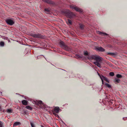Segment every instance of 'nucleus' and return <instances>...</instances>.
Here are the masks:
<instances>
[{
  "mask_svg": "<svg viewBox=\"0 0 127 127\" xmlns=\"http://www.w3.org/2000/svg\"><path fill=\"white\" fill-rule=\"evenodd\" d=\"M104 85L106 86L108 88H110L111 87V86L109 85V84L108 83H105L104 84Z\"/></svg>",
  "mask_w": 127,
  "mask_h": 127,
  "instance_id": "dca6fc26",
  "label": "nucleus"
},
{
  "mask_svg": "<svg viewBox=\"0 0 127 127\" xmlns=\"http://www.w3.org/2000/svg\"><path fill=\"white\" fill-rule=\"evenodd\" d=\"M6 23L10 25H12L14 24V22L11 19H8L6 20Z\"/></svg>",
  "mask_w": 127,
  "mask_h": 127,
  "instance_id": "39448f33",
  "label": "nucleus"
},
{
  "mask_svg": "<svg viewBox=\"0 0 127 127\" xmlns=\"http://www.w3.org/2000/svg\"><path fill=\"white\" fill-rule=\"evenodd\" d=\"M41 127H44L43 126H41Z\"/></svg>",
  "mask_w": 127,
  "mask_h": 127,
  "instance_id": "7c9ffc66",
  "label": "nucleus"
},
{
  "mask_svg": "<svg viewBox=\"0 0 127 127\" xmlns=\"http://www.w3.org/2000/svg\"><path fill=\"white\" fill-rule=\"evenodd\" d=\"M108 54H109L111 55H116V54L114 53H108Z\"/></svg>",
  "mask_w": 127,
  "mask_h": 127,
  "instance_id": "a878e982",
  "label": "nucleus"
},
{
  "mask_svg": "<svg viewBox=\"0 0 127 127\" xmlns=\"http://www.w3.org/2000/svg\"><path fill=\"white\" fill-rule=\"evenodd\" d=\"M3 124L2 122L0 121V127H3Z\"/></svg>",
  "mask_w": 127,
  "mask_h": 127,
  "instance_id": "bb28decb",
  "label": "nucleus"
},
{
  "mask_svg": "<svg viewBox=\"0 0 127 127\" xmlns=\"http://www.w3.org/2000/svg\"><path fill=\"white\" fill-rule=\"evenodd\" d=\"M60 44L61 47H66V45H64V43L62 41H61L60 43Z\"/></svg>",
  "mask_w": 127,
  "mask_h": 127,
  "instance_id": "f8f14e48",
  "label": "nucleus"
},
{
  "mask_svg": "<svg viewBox=\"0 0 127 127\" xmlns=\"http://www.w3.org/2000/svg\"><path fill=\"white\" fill-rule=\"evenodd\" d=\"M95 50L98 51L102 52L105 51V49L102 47H98L95 48Z\"/></svg>",
  "mask_w": 127,
  "mask_h": 127,
  "instance_id": "423d86ee",
  "label": "nucleus"
},
{
  "mask_svg": "<svg viewBox=\"0 0 127 127\" xmlns=\"http://www.w3.org/2000/svg\"><path fill=\"white\" fill-rule=\"evenodd\" d=\"M30 124L32 127H35L34 124L32 122H30Z\"/></svg>",
  "mask_w": 127,
  "mask_h": 127,
  "instance_id": "6ab92c4d",
  "label": "nucleus"
},
{
  "mask_svg": "<svg viewBox=\"0 0 127 127\" xmlns=\"http://www.w3.org/2000/svg\"><path fill=\"white\" fill-rule=\"evenodd\" d=\"M0 93H2V92H0Z\"/></svg>",
  "mask_w": 127,
  "mask_h": 127,
  "instance_id": "2f4dec72",
  "label": "nucleus"
},
{
  "mask_svg": "<svg viewBox=\"0 0 127 127\" xmlns=\"http://www.w3.org/2000/svg\"><path fill=\"white\" fill-rule=\"evenodd\" d=\"M99 75L100 76V77L101 80L102 82V84H104L103 80L106 81L107 82L108 81V80L106 77L104 76L103 75Z\"/></svg>",
  "mask_w": 127,
  "mask_h": 127,
  "instance_id": "20e7f679",
  "label": "nucleus"
},
{
  "mask_svg": "<svg viewBox=\"0 0 127 127\" xmlns=\"http://www.w3.org/2000/svg\"><path fill=\"white\" fill-rule=\"evenodd\" d=\"M21 124V123L20 122H16L14 123L13 124V126L15 127L16 126H17L20 125Z\"/></svg>",
  "mask_w": 127,
  "mask_h": 127,
  "instance_id": "4468645a",
  "label": "nucleus"
},
{
  "mask_svg": "<svg viewBox=\"0 0 127 127\" xmlns=\"http://www.w3.org/2000/svg\"><path fill=\"white\" fill-rule=\"evenodd\" d=\"M36 101L37 102V104H40L41 106V107L42 108H44V107L43 106V105L42 103V102L41 101L38 100L37 101Z\"/></svg>",
  "mask_w": 127,
  "mask_h": 127,
  "instance_id": "6e6552de",
  "label": "nucleus"
},
{
  "mask_svg": "<svg viewBox=\"0 0 127 127\" xmlns=\"http://www.w3.org/2000/svg\"><path fill=\"white\" fill-rule=\"evenodd\" d=\"M4 110L2 109L0 106V111L4 112Z\"/></svg>",
  "mask_w": 127,
  "mask_h": 127,
  "instance_id": "b1692460",
  "label": "nucleus"
},
{
  "mask_svg": "<svg viewBox=\"0 0 127 127\" xmlns=\"http://www.w3.org/2000/svg\"><path fill=\"white\" fill-rule=\"evenodd\" d=\"M25 99H27L26 98H25Z\"/></svg>",
  "mask_w": 127,
  "mask_h": 127,
  "instance_id": "473e14b6",
  "label": "nucleus"
},
{
  "mask_svg": "<svg viewBox=\"0 0 127 127\" xmlns=\"http://www.w3.org/2000/svg\"><path fill=\"white\" fill-rule=\"evenodd\" d=\"M70 7L71 8L74 9L76 11H78L80 12L81 13L83 11V10L81 9L78 7H75L72 6H70Z\"/></svg>",
  "mask_w": 127,
  "mask_h": 127,
  "instance_id": "7ed1b4c3",
  "label": "nucleus"
},
{
  "mask_svg": "<svg viewBox=\"0 0 127 127\" xmlns=\"http://www.w3.org/2000/svg\"><path fill=\"white\" fill-rule=\"evenodd\" d=\"M12 109H8L7 110V112L8 113H12Z\"/></svg>",
  "mask_w": 127,
  "mask_h": 127,
  "instance_id": "2eb2a0df",
  "label": "nucleus"
},
{
  "mask_svg": "<svg viewBox=\"0 0 127 127\" xmlns=\"http://www.w3.org/2000/svg\"><path fill=\"white\" fill-rule=\"evenodd\" d=\"M45 11H48V12L49 11V10L48 9H45Z\"/></svg>",
  "mask_w": 127,
  "mask_h": 127,
  "instance_id": "c85d7f7f",
  "label": "nucleus"
},
{
  "mask_svg": "<svg viewBox=\"0 0 127 127\" xmlns=\"http://www.w3.org/2000/svg\"><path fill=\"white\" fill-rule=\"evenodd\" d=\"M116 77L118 78H121L122 77V75L120 74H117L116 75Z\"/></svg>",
  "mask_w": 127,
  "mask_h": 127,
  "instance_id": "aec40b11",
  "label": "nucleus"
},
{
  "mask_svg": "<svg viewBox=\"0 0 127 127\" xmlns=\"http://www.w3.org/2000/svg\"><path fill=\"white\" fill-rule=\"evenodd\" d=\"M127 118V117H124L123 118V119L124 120H125V118Z\"/></svg>",
  "mask_w": 127,
  "mask_h": 127,
  "instance_id": "c756f323",
  "label": "nucleus"
},
{
  "mask_svg": "<svg viewBox=\"0 0 127 127\" xmlns=\"http://www.w3.org/2000/svg\"><path fill=\"white\" fill-rule=\"evenodd\" d=\"M68 21L70 25L72 23H71V20H68Z\"/></svg>",
  "mask_w": 127,
  "mask_h": 127,
  "instance_id": "cd10ccee",
  "label": "nucleus"
},
{
  "mask_svg": "<svg viewBox=\"0 0 127 127\" xmlns=\"http://www.w3.org/2000/svg\"><path fill=\"white\" fill-rule=\"evenodd\" d=\"M120 81V79L118 78H115V81L119 83Z\"/></svg>",
  "mask_w": 127,
  "mask_h": 127,
  "instance_id": "a211bd4d",
  "label": "nucleus"
},
{
  "mask_svg": "<svg viewBox=\"0 0 127 127\" xmlns=\"http://www.w3.org/2000/svg\"><path fill=\"white\" fill-rule=\"evenodd\" d=\"M26 108L27 109L30 110H32V108L29 106H26Z\"/></svg>",
  "mask_w": 127,
  "mask_h": 127,
  "instance_id": "f3484780",
  "label": "nucleus"
},
{
  "mask_svg": "<svg viewBox=\"0 0 127 127\" xmlns=\"http://www.w3.org/2000/svg\"><path fill=\"white\" fill-rule=\"evenodd\" d=\"M88 58L90 60H94L96 61L94 62V63L98 67H101V63L102 60V58L96 55H92L89 56Z\"/></svg>",
  "mask_w": 127,
  "mask_h": 127,
  "instance_id": "f257e3e1",
  "label": "nucleus"
},
{
  "mask_svg": "<svg viewBox=\"0 0 127 127\" xmlns=\"http://www.w3.org/2000/svg\"><path fill=\"white\" fill-rule=\"evenodd\" d=\"M97 33L100 34L101 35H102L103 36L105 35H108V34L102 32H100V31H97Z\"/></svg>",
  "mask_w": 127,
  "mask_h": 127,
  "instance_id": "1a4fd4ad",
  "label": "nucleus"
},
{
  "mask_svg": "<svg viewBox=\"0 0 127 127\" xmlns=\"http://www.w3.org/2000/svg\"><path fill=\"white\" fill-rule=\"evenodd\" d=\"M84 55L85 56H87L88 55V53L87 51H85L84 53Z\"/></svg>",
  "mask_w": 127,
  "mask_h": 127,
  "instance_id": "4be33fe9",
  "label": "nucleus"
},
{
  "mask_svg": "<svg viewBox=\"0 0 127 127\" xmlns=\"http://www.w3.org/2000/svg\"><path fill=\"white\" fill-rule=\"evenodd\" d=\"M75 58L79 59L80 58H83V56L82 55H79L78 54L76 55L75 56Z\"/></svg>",
  "mask_w": 127,
  "mask_h": 127,
  "instance_id": "9d476101",
  "label": "nucleus"
},
{
  "mask_svg": "<svg viewBox=\"0 0 127 127\" xmlns=\"http://www.w3.org/2000/svg\"><path fill=\"white\" fill-rule=\"evenodd\" d=\"M43 1L47 2L48 3L52 4H53V2L50 0H42Z\"/></svg>",
  "mask_w": 127,
  "mask_h": 127,
  "instance_id": "9b49d317",
  "label": "nucleus"
},
{
  "mask_svg": "<svg viewBox=\"0 0 127 127\" xmlns=\"http://www.w3.org/2000/svg\"><path fill=\"white\" fill-rule=\"evenodd\" d=\"M109 75L111 76H113L114 75V74L113 72H111L109 73Z\"/></svg>",
  "mask_w": 127,
  "mask_h": 127,
  "instance_id": "5701e85b",
  "label": "nucleus"
},
{
  "mask_svg": "<svg viewBox=\"0 0 127 127\" xmlns=\"http://www.w3.org/2000/svg\"><path fill=\"white\" fill-rule=\"evenodd\" d=\"M31 35L33 37L35 38H43V37L40 34H32Z\"/></svg>",
  "mask_w": 127,
  "mask_h": 127,
  "instance_id": "f03ea898",
  "label": "nucleus"
},
{
  "mask_svg": "<svg viewBox=\"0 0 127 127\" xmlns=\"http://www.w3.org/2000/svg\"><path fill=\"white\" fill-rule=\"evenodd\" d=\"M84 27V26L82 24H81L80 25V28L81 29H83V28Z\"/></svg>",
  "mask_w": 127,
  "mask_h": 127,
  "instance_id": "393cba45",
  "label": "nucleus"
},
{
  "mask_svg": "<svg viewBox=\"0 0 127 127\" xmlns=\"http://www.w3.org/2000/svg\"><path fill=\"white\" fill-rule=\"evenodd\" d=\"M28 101L25 100H23L22 101V103L24 105H27Z\"/></svg>",
  "mask_w": 127,
  "mask_h": 127,
  "instance_id": "ddd939ff",
  "label": "nucleus"
},
{
  "mask_svg": "<svg viewBox=\"0 0 127 127\" xmlns=\"http://www.w3.org/2000/svg\"><path fill=\"white\" fill-rule=\"evenodd\" d=\"M4 43L2 41L0 43V45L2 46H4Z\"/></svg>",
  "mask_w": 127,
  "mask_h": 127,
  "instance_id": "412c9836",
  "label": "nucleus"
},
{
  "mask_svg": "<svg viewBox=\"0 0 127 127\" xmlns=\"http://www.w3.org/2000/svg\"><path fill=\"white\" fill-rule=\"evenodd\" d=\"M59 110L60 109L59 107H56L54 109L52 110V111L54 113H58L59 111Z\"/></svg>",
  "mask_w": 127,
  "mask_h": 127,
  "instance_id": "0eeeda50",
  "label": "nucleus"
}]
</instances>
